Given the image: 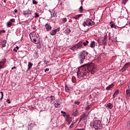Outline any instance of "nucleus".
Returning <instances> with one entry per match:
<instances>
[{
  "mask_svg": "<svg viewBox=\"0 0 130 130\" xmlns=\"http://www.w3.org/2000/svg\"><path fill=\"white\" fill-rule=\"evenodd\" d=\"M90 126L91 128H94L95 130L101 129L102 128V123L101 121L97 118H94L90 123Z\"/></svg>",
  "mask_w": 130,
  "mask_h": 130,
  "instance_id": "nucleus-1",
  "label": "nucleus"
},
{
  "mask_svg": "<svg viewBox=\"0 0 130 130\" xmlns=\"http://www.w3.org/2000/svg\"><path fill=\"white\" fill-rule=\"evenodd\" d=\"M82 68H83V71H87L88 75H89V73H91L92 74H95L96 68L95 67H91V64L89 63L82 65Z\"/></svg>",
  "mask_w": 130,
  "mask_h": 130,
  "instance_id": "nucleus-2",
  "label": "nucleus"
},
{
  "mask_svg": "<svg viewBox=\"0 0 130 130\" xmlns=\"http://www.w3.org/2000/svg\"><path fill=\"white\" fill-rule=\"evenodd\" d=\"M29 37L34 43H36V44H38L39 42L38 41V38L39 37V35L36 31H32L31 33L29 34Z\"/></svg>",
  "mask_w": 130,
  "mask_h": 130,
  "instance_id": "nucleus-3",
  "label": "nucleus"
},
{
  "mask_svg": "<svg viewBox=\"0 0 130 130\" xmlns=\"http://www.w3.org/2000/svg\"><path fill=\"white\" fill-rule=\"evenodd\" d=\"M88 54H89V53L86 51H83L82 52H81V54L79 56L80 64H82V63H84L85 58H86V56H87Z\"/></svg>",
  "mask_w": 130,
  "mask_h": 130,
  "instance_id": "nucleus-4",
  "label": "nucleus"
},
{
  "mask_svg": "<svg viewBox=\"0 0 130 130\" xmlns=\"http://www.w3.org/2000/svg\"><path fill=\"white\" fill-rule=\"evenodd\" d=\"M95 25V22L92 21L91 19H87L83 23V26L86 27V26H94Z\"/></svg>",
  "mask_w": 130,
  "mask_h": 130,
  "instance_id": "nucleus-5",
  "label": "nucleus"
},
{
  "mask_svg": "<svg viewBox=\"0 0 130 130\" xmlns=\"http://www.w3.org/2000/svg\"><path fill=\"white\" fill-rule=\"evenodd\" d=\"M83 48V46H82V42H80L77 44L75 45L73 47L71 48V50H76V49H81Z\"/></svg>",
  "mask_w": 130,
  "mask_h": 130,
  "instance_id": "nucleus-6",
  "label": "nucleus"
},
{
  "mask_svg": "<svg viewBox=\"0 0 130 130\" xmlns=\"http://www.w3.org/2000/svg\"><path fill=\"white\" fill-rule=\"evenodd\" d=\"M82 70L83 72H81L80 71H78L77 73V76L78 77H84V76H86V75H88V73H87V71H83V69H84V67H82Z\"/></svg>",
  "mask_w": 130,
  "mask_h": 130,
  "instance_id": "nucleus-7",
  "label": "nucleus"
},
{
  "mask_svg": "<svg viewBox=\"0 0 130 130\" xmlns=\"http://www.w3.org/2000/svg\"><path fill=\"white\" fill-rule=\"evenodd\" d=\"M6 63H7V59H3L0 62V69H5L6 67Z\"/></svg>",
  "mask_w": 130,
  "mask_h": 130,
  "instance_id": "nucleus-8",
  "label": "nucleus"
},
{
  "mask_svg": "<svg viewBox=\"0 0 130 130\" xmlns=\"http://www.w3.org/2000/svg\"><path fill=\"white\" fill-rule=\"evenodd\" d=\"M130 66V62L128 63H126V64H125V65L123 66V67L122 68L121 70L122 72L125 71L126 70V69H127L128 68H129Z\"/></svg>",
  "mask_w": 130,
  "mask_h": 130,
  "instance_id": "nucleus-9",
  "label": "nucleus"
},
{
  "mask_svg": "<svg viewBox=\"0 0 130 130\" xmlns=\"http://www.w3.org/2000/svg\"><path fill=\"white\" fill-rule=\"evenodd\" d=\"M31 12L29 9L27 11H23V16H28V15H31Z\"/></svg>",
  "mask_w": 130,
  "mask_h": 130,
  "instance_id": "nucleus-10",
  "label": "nucleus"
},
{
  "mask_svg": "<svg viewBox=\"0 0 130 130\" xmlns=\"http://www.w3.org/2000/svg\"><path fill=\"white\" fill-rule=\"evenodd\" d=\"M45 27L47 31H51L52 27H51V26L49 25V24L48 23L46 24L45 25Z\"/></svg>",
  "mask_w": 130,
  "mask_h": 130,
  "instance_id": "nucleus-11",
  "label": "nucleus"
},
{
  "mask_svg": "<svg viewBox=\"0 0 130 130\" xmlns=\"http://www.w3.org/2000/svg\"><path fill=\"white\" fill-rule=\"evenodd\" d=\"M86 117H88V115L86 114H83L82 115L80 116V121H81V120H85Z\"/></svg>",
  "mask_w": 130,
  "mask_h": 130,
  "instance_id": "nucleus-12",
  "label": "nucleus"
},
{
  "mask_svg": "<svg viewBox=\"0 0 130 130\" xmlns=\"http://www.w3.org/2000/svg\"><path fill=\"white\" fill-rule=\"evenodd\" d=\"M57 14V12H56L55 10H52V11L51 12V17L53 18L54 17H55Z\"/></svg>",
  "mask_w": 130,
  "mask_h": 130,
  "instance_id": "nucleus-13",
  "label": "nucleus"
},
{
  "mask_svg": "<svg viewBox=\"0 0 130 130\" xmlns=\"http://www.w3.org/2000/svg\"><path fill=\"white\" fill-rule=\"evenodd\" d=\"M56 33V30L55 29H53L50 31L49 34H50L51 36H54Z\"/></svg>",
  "mask_w": 130,
  "mask_h": 130,
  "instance_id": "nucleus-14",
  "label": "nucleus"
},
{
  "mask_svg": "<svg viewBox=\"0 0 130 130\" xmlns=\"http://www.w3.org/2000/svg\"><path fill=\"white\" fill-rule=\"evenodd\" d=\"M88 44H89V41H88V40H86L85 42H81L82 46H83V45H84V46H87Z\"/></svg>",
  "mask_w": 130,
  "mask_h": 130,
  "instance_id": "nucleus-15",
  "label": "nucleus"
},
{
  "mask_svg": "<svg viewBox=\"0 0 130 130\" xmlns=\"http://www.w3.org/2000/svg\"><path fill=\"white\" fill-rule=\"evenodd\" d=\"M119 94V90H117L113 95V98H115Z\"/></svg>",
  "mask_w": 130,
  "mask_h": 130,
  "instance_id": "nucleus-16",
  "label": "nucleus"
},
{
  "mask_svg": "<svg viewBox=\"0 0 130 130\" xmlns=\"http://www.w3.org/2000/svg\"><path fill=\"white\" fill-rule=\"evenodd\" d=\"M95 41H91L90 43V47L91 48H94L95 47Z\"/></svg>",
  "mask_w": 130,
  "mask_h": 130,
  "instance_id": "nucleus-17",
  "label": "nucleus"
},
{
  "mask_svg": "<svg viewBox=\"0 0 130 130\" xmlns=\"http://www.w3.org/2000/svg\"><path fill=\"white\" fill-rule=\"evenodd\" d=\"M83 14H79L76 15L75 17H73V19H76V20H79L80 17H82Z\"/></svg>",
  "mask_w": 130,
  "mask_h": 130,
  "instance_id": "nucleus-18",
  "label": "nucleus"
},
{
  "mask_svg": "<svg viewBox=\"0 0 130 130\" xmlns=\"http://www.w3.org/2000/svg\"><path fill=\"white\" fill-rule=\"evenodd\" d=\"M32 67H33V63L30 62H28L27 70H30Z\"/></svg>",
  "mask_w": 130,
  "mask_h": 130,
  "instance_id": "nucleus-19",
  "label": "nucleus"
},
{
  "mask_svg": "<svg viewBox=\"0 0 130 130\" xmlns=\"http://www.w3.org/2000/svg\"><path fill=\"white\" fill-rule=\"evenodd\" d=\"M107 107L110 109H112V107H113V105L111 103H108L107 105Z\"/></svg>",
  "mask_w": 130,
  "mask_h": 130,
  "instance_id": "nucleus-20",
  "label": "nucleus"
},
{
  "mask_svg": "<svg viewBox=\"0 0 130 130\" xmlns=\"http://www.w3.org/2000/svg\"><path fill=\"white\" fill-rule=\"evenodd\" d=\"M71 32H72V30H71L70 28H67L65 30V33H68V34H70V33Z\"/></svg>",
  "mask_w": 130,
  "mask_h": 130,
  "instance_id": "nucleus-21",
  "label": "nucleus"
},
{
  "mask_svg": "<svg viewBox=\"0 0 130 130\" xmlns=\"http://www.w3.org/2000/svg\"><path fill=\"white\" fill-rule=\"evenodd\" d=\"M113 86H114V84H112L110 85H109L108 87H106V90H110V89H111V88H112L113 87Z\"/></svg>",
  "mask_w": 130,
  "mask_h": 130,
  "instance_id": "nucleus-22",
  "label": "nucleus"
},
{
  "mask_svg": "<svg viewBox=\"0 0 130 130\" xmlns=\"http://www.w3.org/2000/svg\"><path fill=\"white\" fill-rule=\"evenodd\" d=\"M6 43H7V41L6 40H4L2 42V47H6Z\"/></svg>",
  "mask_w": 130,
  "mask_h": 130,
  "instance_id": "nucleus-23",
  "label": "nucleus"
},
{
  "mask_svg": "<svg viewBox=\"0 0 130 130\" xmlns=\"http://www.w3.org/2000/svg\"><path fill=\"white\" fill-rule=\"evenodd\" d=\"M0 96H1L0 101H2V100H3V98H4V92H3V91L0 92Z\"/></svg>",
  "mask_w": 130,
  "mask_h": 130,
  "instance_id": "nucleus-24",
  "label": "nucleus"
},
{
  "mask_svg": "<svg viewBox=\"0 0 130 130\" xmlns=\"http://www.w3.org/2000/svg\"><path fill=\"white\" fill-rule=\"evenodd\" d=\"M61 113L63 114V116H64V117H66V116H67V117H69V116L67 115V113H66V112H63V111H61Z\"/></svg>",
  "mask_w": 130,
  "mask_h": 130,
  "instance_id": "nucleus-25",
  "label": "nucleus"
},
{
  "mask_svg": "<svg viewBox=\"0 0 130 130\" xmlns=\"http://www.w3.org/2000/svg\"><path fill=\"white\" fill-rule=\"evenodd\" d=\"M84 9H83V6H81L79 9V12L80 13H82Z\"/></svg>",
  "mask_w": 130,
  "mask_h": 130,
  "instance_id": "nucleus-26",
  "label": "nucleus"
},
{
  "mask_svg": "<svg viewBox=\"0 0 130 130\" xmlns=\"http://www.w3.org/2000/svg\"><path fill=\"white\" fill-rule=\"evenodd\" d=\"M72 81L73 83H76V82H77V80H76V77H75V76H73Z\"/></svg>",
  "mask_w": 130,
  "mask_h": 130,
  "instance_id": "nucleus-27",
  "label": "nucleus"
},
{
  "mask_svg": "<svg viewBox=\"0 0 130 130\" xmlns=\"http://www.w3.org/2000/svg\"><path fill=\"white\" fill-rule=\"evenodd\" d=\"M50 98L51 101H54V100H55V96H54L51 95L50 96Z\"/></svg>",
  "mask_w": 130,
  "mask_h": 130,
  "instance_id": "nucleus-28",
  "label": "nucleus"
},
{
  "mask_svg": "<svg viewBox=\"0 0 130 130\" xmlns=\"http://www.w3.org/2000/svg\"><path fill=\"white\" fill-rule=\"evenodd\" d=\"M7 27H11V26H12V22H11L10 21H9V22H8L7 23Z\"/></svg>",
  "mask_w": 130,
  "mask_h": 130,
  "instance_id": "nucleus-29",
  "label": "nucleus"
},
{
  "mask_svg": "<svg viewBox=\"0 0 130 130\" xmlns=\"http://www.w3.org/2000/svg\"><path fill=\"white\" fill-rule=\"evenodd\" d=\"M127 127L129 129H130V120L128 121V122L127 123Z\"/></svg>",
  "mask_w": 130,
  "mask_h": 130,
  "instance_id": "nucleus-30",
  "label": "nucleus"
},
{
  "mask_svg": "<svg viewBox=\"0 0 130 130\" xmlns=\"http://www.w3.org/2000/svg\"><path fill=\"white\" fill-rule=\"evenodd\" d=\"M33 5H38V2L36 1V0H32Z\"/></svg>",
  "mask_w": 130,
  "mask_h": 130,
  "instance_id": "nucleus-31",
  "label": "nucleus"
},
{
  "mask_svg": "<svg viewBox=\"0 0 130 130\" xmlns=\"http://www.w3.org/2000/svg\"><path fill=\"white\" fill-rule=\"evenodd\" d=\"M128 2V0H122V4L123 5H126V3Z\"/></svg>",
  "mask_w": 130,
  "mask_h": 130,
  "instance_id": "nucleus-32",
  "label": "nucleus"
},
{
  "mask_svg": "<svg viewBox=\"0 0 130 130\" xmlns=\"http://www.w3.org/2000/svg\"><path fill=\"white\" fill-rule=\"evenodd\" d=\"M59 105H59V104H58V103L54 104V106H55V108H57L59 106Z\"/></svg>",
  "mask_w": 130,
  "mask_h": 130,
  "instance_id": "nucleus-33",
  "label": "nucleus"
},
{
  "mask_svg": "<svg viewBox=\"0 0 130 130\" xmlns=\"http://www.w3.org/2000/svg\"><path fill=\"white\" fill-rule=\"evenodd\" d=\"M78 113H79V111H76L73 114V115L74 116H76V115H77V114H78Z\"/></svg>",
  "mask_w": 130,
  "mask_h": 130,
  "instance_id": "nucleus-34",
  "label": "nucleus"
},
{
  "mask_svg": "<svg viewBox=\"0 0 130 130\" xmlns=\"http://www.w3.org/2000/svg\"><path fill=\"white\" fill-rule=\"evenodd\" d=\"M75 122H73L69 126V128H72L74 126V124H75Z\"/></svg>",
  "mask_w": 130,
  "mask_h": 130,
  "instance_id": "nucleus-35",
  "label": "nucleus"
},
{
  "mask_svg": "<svg viewBox=\"0 0 130 130\" xmlns=\"http://www.w3.org/2000/svg\"><path fill=\"white\" fill-rule=\"evenodd\" d=\"M62 21L63 23H66V22H67V18H64L62 19Z\"/></svg>",
  "mask_w": 130,
  "mask_h": 130,
  "instance_id": "nucleus-36",
  "label": "nucleus"
},
{
  "mask_svg": "<svg viewBox=\"0 0 130 130\" xmlns=\"http://www.w3.org/2000/svg\"><path fill=\"white\" fill-rule=\"evenodd\" d=\"M55 30H56V32L57 33V32H59L60 31V27H58L57 29Z\"/></svg>",
  "mask_w": 130,
  "mask_h": 130,
  "instance_id": "nucleus-37",
  "label": "nucleus"
},
{
  "mask_svg": "<svg viewBox=\"0 0 130 130\" xmlns=\"http://www.w3.org/2000/svg\"><path fill=\"white\" fill-rule=\"evenodd\" d=\"M35 18H39V15L38 13H35Z\"/></svg>",
  "mask_w": 130,
  "mask_h": 130,
  "instance_id": "nucleus-38",
  "label": "nucleus"
},
{
  "mask_svg": "<svg viewBox=\"0 0 130 130\" xmlns=\"http://www.w3.org/2000/svg\"><path fill=\"white\" fill-rule=\"evenodd\" d=\"M74 104L77 105H79L80 104V102H79V101L75 102Z\"/></svg>",
  "mask_w": 130,
  "mask_h": 130,
  "instance_id": "nucleus-39",
  "label": "nucleus"
},
{
  "mask_svg": "<svg viewBox=\"0 0 130 130\" xmlns=\"http://www.w3.org/2000/svg\"><path fill=\"white\" fill-rule=\"evenodd\" d=\"M10 22H11V23H14L15 22V19H10Z\"/></svg>",
  "mask_w": 130,
  "mask_h": 130,
  "instance_id": "nucleus-40",
  "label": "nucleus"
},
{
  "mask_svg": "<svg viewBox=\"0 0 130 130\" xmlns=\"http://www.w3.org/2000/svg\"><path fill=\"white\" fill-rule=\"evenodd\" d=\"M5 32H6V30H0V35L2 34V33H5Z\"/></svg>",
  "mask_w": 130,
  "mask_h": 130,
  "instance_id": "nucleus-41",
  "label": "nucleus"
},
{
  "mask_svg": "<svg viewBox=\"0 0 130 130\" xmlns=\"http://www.w3.org/2000/svg\"><path fill=\"white\" fill-rule=\"evenodd\" d=\"M65 89L67 91V92H69V91H70V90L69 89V87L67 86L65 87Z\"/></svg>",
  "mask_w": 130,
  "mask_h": 130,
  "instance_id": "nucleus-42",
  "label": "nucleus"
},
{
  "mask_svg": "<svg viewBox=\"0 0 130 130\" xmlns=\"http://www.w3.org/2000/svg\"><path fill=\"white\" fill-rule=\"evenodd\" d=\"M8 104H11V101H10V99H8L6 101Z\"/></svg>",
  "mask_w": 130,
  "mask_h": 130,
  "instance_id": "nucleus-43",
  "label": "nucleus"
},
{
  "mask_svg": "<svg viewBox=\"0 0 130 130\" xmlns=\"http://www.w3.org/2000/svg\"><path fill=\"white\" fill-rule=\"evenodd\" d=\"M49 71V68H47L45 70V73H47Z\"/></svg>",
  "mask_w": 130,
  "mask_h": 130,
  "instance_id": "nucleus-44",
  "label": "nucleus"
},
{
  "mask_svg": "<svg viewBox=\"0 0 130 130\" xmlns=\"http://www.w3.org/2000/svg\"><path fill=\"white\" fill-rule=\"evenodd\" d=\"M16 13H18V10L17 9H15L13 12V14H16Z\"/></svg>",
  "mask_w": 130,
  "mask_h": 130,
  "instance_id": "nucleus-45",
  "label": "nucleus"
},
{
  "mask_svg": "<svg viewBox=\"0 0 130 130\" xmlns=\"http://www.w3.org/2000/svg\"><path fill=\"white\" fill-rule=\"evenodd\" d=\"M85 109H86V110H89V109H90V107H89V106L86 107Z\"/></svg>",
  "mask_w": 130,
  "mask_h": 130,
  "instance_id": "nucleus-46",
  "label": "nucleus"
},
{
  "mask_svg": "<svg viewBox=\"0 0 130 130\" xmlns=\"http://www.w3.org/2000/svg\"><path fill=\"white\" fill-rule=\"evenodd\" d=\"M111 28H114V24H112L111 25Z\"/></svg>",
  "mask_w": 130,
  "mask_h": 130,
  "instance_id": "nucleus-47",
  "label": "nucleus"
},
{
  "mask_svg": "<svg viewBox=\"0 0 130 130\" xmlns=\"http://www.w3.org/2000/svg\"><path fill=\"white\" fill-rule=\"evenodd\" d=\"M69 22V23H72V22H73V20L72 19H70Z\"/></svg>",
  "mask_w": 130,
  "mask_h": 130,
  "instance_id": "nucleus-48",
  "label": "nucleus"
},
{
  "mask_svg": "<svg viewBox=\"0 0 130 130\" xmlns=\"http://www.w3.org/2000/svg\"><path fill=\"white\" fill-rule=\"evenodd\" d=\"M13 51H15V52H17V50L16 49H14Z\"/></svg>",
  "mask_w": 130,
  "mask_h": 130,
  "instance_id": "nucleus-49",
  "label": "nucleus"
},
{
  "mask_svg": "<svg viewBox=\"0 0 130 130\" xmlns=\"http://www.w3.org/2000/svg\"><path fill=\"white\" fill-rule=\"evenodd\" d=\"M77 130H85V128H78Z\"/></svg>",
  "mask_w": 130,
  "mask_h": 130,
  "instance_id": "nucleus-50",
  "label": "nucleus"
},
{
  "mask_svg": "<svg viewBox=\"0 0 130 130\" xmlns=\"http://www.w3.org/2000/svg\"><path fill=\"white\" fill-rule=\"evenodd\" d=\"M14 69H16V67H14L12 68V70H14Z\"/></svg>",
  "mask_w": 130,
  "mask_h": 130,
  "instance_id": "nucleus-51",
  "label": "nucleus"
},
{
  "mask_svg": "<svg viewBox=\"0 0 130 130\" xmlns=\"http://www.w3.org/2000/svg\"><path fill=\"white\" fill-rule=\"evenodd\" d=\"M6 1H7V0H4V3H7V2H6Z\"/></svg>",
  "mask_w": 130,
  "mask_h": 130,
  "instance_id": "nucleus-52",
  "label": "nucleus"
},
{
  "mask_svg": "<svg viewBox=\"0 0 130 130\" xmlns=\"http://www.w3.org/2000/svg\"><path fill=\"white\" fill-rule=\"evenodd\" d=\"M16 48H17V49L18 50V49H19V47L16 46Z\"/></svg>",
  "mask_w": 130,
  "mask_h": 130,
  "instance_id": "nucleus-53",
  "label": "nucleus"
},
{
  "mask_svg": "<svg viewBox=\"0 0 130 130\" xmlns=\"http://www.w3.org/2000/svg\"><path fill=\"white\" fill-rule=\"evenodd\" d=\"M33 29H36V28H35V27H33Z\"/></svg>",
  "mask_w": 130,
  "mask_h": 130,
  "instance_id": "nucleus-54",
  "label": "nucleus"
}]
</instances>
